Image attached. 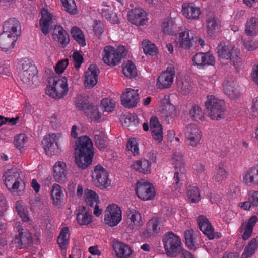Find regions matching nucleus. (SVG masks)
<instances>
[{"label": "nucleus", "instance_id": "f257e3e1", "mask_svg": "<svg viewBox=\"0 0 258 258\" xmlns=\"http://www.w3.org/2000/svg\"><path fill=\"white\" fill-rule=\"evenodd\" d=\"M75 162L77 166L85 169L91 165L94 156L91 140L87 136H81L76 143Z\"/></svg>", "mask_w": 258, "mask_h": 258}, {"label": "nucleus", "instance_id": "f03ea898", "mask_svg": "<svg viewBox=\"0 0 258 258\" xmlns=\"http://www.w3.org/2000/svg\"><path fill=\"white\" fill-rule=\"evenodd\" d=\"M19 70V76L24 85L29 87L34 84L37 71L31 60L26 58L21 60Z\"/></svg>", "mask_w": 258, "mask_h": 258}, {"label": "nucleus", "instance_id": "7ed1b4c3", "mask_svg": "<svg viewBox=\"0 0 258 258\" xmlns=\"http://www.w3.org/2000/svg\"><path fill=\"white\" fill-rule=\"evenodd\" d=\"M22 173L17 169H11L5 172V183L7 187L13 193L20 195L24 188V182L22 179Z\"/></svg>", "mask_w": 258, "mask_h": 258}, {"label": "nucleus", "instance_id": "20e7f679", "mask_svg": "<svg viewBox=\"0 0 258 258\" xmlns=\"http://www.w3.org/2000/svg\"><path fill=\"white\" fill-rule=\"evenodd\" d=\"M205 107L208 116L212 120H219L225 117L224 102L214 95L207 96Z\"/></svg>", "mask_w": 258, "mask_h": 258}, {"label": "nucleus", "instance_id": "39448f33", "mask_svg": "<svg viewBox=\"0 0 258 258\" xmlns=\"http://www.w3.org/2000/svg\"><path fill=\"white\" fill-rule=\"evenodd\" d=\"M49 85L46 88V93L50 97L59 99L63 98L68 91L66 77H55L49 80Z\"/></svg>", "mask_w": 258, "mask_h": 258}, {"label": "nucleus", "instance_id": "423d86ee", "mask_svg": "<svg viewBox=\"0 0 258 258\" xmlns=\"http://www.w3.org/2000/svg\"><path fill=\"white\" fill-rule=\"evenodd\" d=\"M164 247L167 256L175 257L182 251V243L179 237L172 232H168L163 238Z\"/></svg>", "mask_w": 258, "mask_h": 258}, {"label": "nucleus", "instance_id": "0eeeda50", "mask_svg": "<svg viewBox=\"0 0 258 258\" xmlns=\"http://www.w3.org/2000/svg\"><path fill=\"white\" fill-rule=\"evenodd\" d=\"M126 49L123 46H119L116 49L111 46H106L102 52L103 60L109 66L118 64L121 59L126 55Z\"/></svg>", "mask_w": 258, "mask_h": 258}, {"label": "nucleus", "instance_id": "6e6552de", "mask_svg": "<svg viewBox=\"0 0 258 258\" xmlns=\"http://www.w3.org/2000/svg\"><path fill=\"white\" fill-rule=\"evenodd\" d=\"M217 49L219 57L230 59L233 66H238L240 62L239 50L232 44L222 41L218 44Z\"/></svg>", "mask_w": 258, "mask_h": 258}, {"label": "nucleus", "instance_id": "1a4fd4ad", "mask_svg": "<svg viewBox=\"0 0 258 258\" xmlns=\"http://www.w3.org/2000/svg\"><path fill=\"white\" fill-rule=\"evenodd\" d=\"M92 177L94 184L101 189H105L111 184L107 171L100 165L95 167Z\"/></svg>", "mask_w": 258, "mask_h": 258}, {"label": "nucleus", "instance_id": "9d476101", "mask_svg": "<svg viewBox=\"0 0 258 258\" xmlns=\"http://www.w3.org/2000/svg\"><path fill=\"white\" fill-rule=\"evenodd\" d=\"M121 219V211L117 205L112 204L107 207L104 216L105 224L110 227L115 226Z\"/></svg>", "mask_w": 258, "mask_h": 258}, {"label": "nucleus", "instance_id": "9b49d317", "mask_svg": "<svg viewBox=\"0 0 258 258\" xmlns=\"http://www.w3.org/2000/svg\"><path fill=\"white\" fill-rule=\"evenodd\" d=\"M135 190L138 197L144 201L152 200L155 196V188L153 186L144 180L137 182Z\"/></svg>", "mask_w": 258, "mask_h": 258}, {"label": "nucleus", "instance_id": "f8f14e48", "mask_svg": "<svg viewBox=\"0 0 258 258\" xmlns=\"http://www.w3.org/2000/svg\"><path fill=\"white\" fill-rule=\"evenodd\" d=\"M126 216V231L129 233L138 230L144 224L141 214L134 209H128Z\"/></svg>", "mask_w": 258, "mask_h": 258}, {"label": "nucleus", "instance_id": "ddd939ff", "mask_svg": "<svg viewBox=\"0 0 258 258\" xmlns=\"http://www.w3.org/2000/svg\"><path fill=\"white\" fill-rule=\"evenodd\" d=\"M138 92V90L126 88L120 97L121 104L128 108L136 106L139 100V95Z\"/></svg>", "mask_w": 258, "mask_h": 258}, {"label": "nucleus", "instance_id": "4468645a", "mask_svg": "<svg viewBox=\"0 0 258 258\" xmlns=\"http://www.w3.org/2000/svg\"><path fill=\"white\" fill-rule=\"evenodd\" d=\"M185 136L188 145L196 147L200 144L202 133L196 124H190L185 128Z\"/></svg>", "mask_w": 258, "mask_h": 258}, {"label": "nucleus", "instance_id": "2eb2a0df", "mask_svg": "<svg viewBox=\"0 0 258 258\" xmlns=\"http://www.w3.org/2000/svg\"><path fill=\"white\" fill-rule=\"evenodd\" d=\"M175 74L174 67H167L166 70L163 72L157 79L156 84L157 88L159 89L169 88L173 83Z\"/></svg>", "mask_w": 258, "mask_h": 258}, {"label": "nucleus", "instance_id": "dca6fc26", "mask_svg": "<svg viewBox=\"0 0 258 258\" xmlns=\"http://www.w3.org/2000/svg\"><path fill=\"white\" fill-rule=\"evenodd\" d=\"M128 21L136 26H143L147 22L146 12L141 8L130 10L127 14Z\"/></svg>", "mask_w": 258, "mask_h": 258}, {"label": "nucleus", "instance_id": "f3484780", "mask_svg": "<svg viewBox=\"0 0 258 258\" xmlns=\"http://www.w3.org/2000/svg\"><path fill=\"white\" fill-rule=\"evenodd\" d=\"M197 223L200 230L209 239L217 238L219 237L217 233L214 232V229L211 225L209 221L204 215H200L198 217Z\"/></svg>", "mask_w": 258, "mask_h": 258}, {"label": "nucleus", "instance_id": "a211bd4d", "mask_svg": "<svg viewBox=\"0 0 258 258\" xmlns=\"http://www.w3.org/2000/svg\"><path fill=\"white\" fill-rule=\"evenodd\" d=\"M194 64L199 68L205 66H213L215 64V57L210 52H199L196 53L192 58Z\"/></svg>", "mask_w": 258, "mask_h": 258}, {"label": "nucleus", "instance_id": "6ab92c4d", "mask_svg": "<svg viewBox=\"0 0 258 258\" xmlns=\"http://www.w3.org/2000/svg\"><path fill=\"white\" fill-rule=\"evenodd\" d=\"M99 70L97 66L92 64L89 66L85 73L84 83L86 87L91 88L97 83Z\"/></svg>", "mask_w": 258, "mask_h": 258}, {"label": "nucleus", "instance_id": "aec40b11", "mask_svg": "<svg viewBox=\"0 0 258 258\" xmlns=\"http://www.w3.org/2000/svg\"><path fill=\"white\" fill-rule=\"evenodd\" d=\"M21 25L15 18H10L3 24V33L11 34L17 37L20 35Z\"/></svg>", "mask_w": 258, "mask_h": 258}, {"label": "nucleus", "instance_id": "412c9836", "mask_svg": "<svg viewBox=\"0 0 258 258\" xmlns=\"http://www.w3.org/2000/svg\"><path fill=\"white\" fill-rule=\"evenodd\" d=\"M182 12L183 16L191 20L198 19L201 13L200 8L196 7L193 3L183 4Z\"/></svg>", "mask_w": 258, "mask_h": 258}, {"label": "nucleus", "instance_id": "4be33fe9", "mask_svg": "<svg viewBox=\"0 0 258 258\" xmlns=\"http://www.w3.org/2000/svg\"><path fill=\"white\" fill-rule=\"evenodd\" d=\"M243 178L247 186H258V164L249 168L245 173Z\"/></svg>", "mask_w": 258, "mask_h": 258}, {"label": "nucleus", "instance_id": "5701e85b", "mask_svg": "<svg viewBox=\"0 0 258 258\" xmlns=\"http://www.w3.org/2000/svg\"><path fill=\"white\" fill-rule=\"evenodd\" d=\"M150 124L153 138L158 142H161L163 140V131L162 125L159 123L158 118L152 116Z\"/></svg>", "mask_w": 258, "mask_h": 258}, {"label": "nucleus", "instance_id": "b1692460", "mask_svg": "<svg viewBox=\"0 0 258 258\" xmlns=\"http://www.w3.org/2000/svg\"><path fill=\"white\" fill-rule=\"evenodd\" d=\"M234 78L228 77L223 83L224 93L231 99H236L238 96V91L235 87Z\"/></svg>", "mask_w": 258, "mask_h": 258}, {"label": "nucleus", "instance_id": "393cba45", "mask_svg": "<svg viewBox=\"0 0 258 258\" xmlns=\"http://www.w3.org/2000/svg\"><path fill=\"white\" fill-rule=\"evenodd\" d=\"M98 12L103 18L107 19L111 23L116 24L119 21L117 15L113 12L112 7L107 5L105 2L102 4V8L98 9Z\"/></svg>", "mask_w": 258, "mask_h": 258}, {"label": "nucleus", "instance_id": "a878e982", "mask_svg": "<svg viewBox=\"0 0 258 258\" xmlns=\"http://www.w3.org/2000/svg\"><path fill=\"white\" fill-rule=\"evenodd\" d=\"M53 37L55 40H57L63 47H65L69 43V37L67 32L59 25H56L53 32Z\"/></svg>", "mask_w": 258, "mask_h": 258}, {"label": "nucleus", "instance_id": "bb28decb", "mask_svg": "<svg viewBox=\"0 0 258 258\" xmlns=\"http://www.w3.org/2000/svg\"><path fill=\"white\" fill-rule=\"evenodd\" d=\"M15 35L6 33L0 34V48L4 51H8L12 48L16 41Z\"/></svg>", "mask_w": 258, "mask_h": 258}, {"label": "nucleus", "instance_id": "cd10ccee", "mask_svg": "<svg viewBox=\"0 0 258 258\" xmlns=\"http://www.w3.org/2000/svg\"><path fill=\"white\" fill-rule=\"evenodd\" d=\"M66 165L63 162L58 161L53 166L55 180L58 182H63L66 179Z\"/></svg>", "mask_w": 258, "mask_h": 258}, {"label": "nucleus", "instance_id": "c85d7f7f", "mask_svg": "<svg viewBox=\"0 0 258 258\" xmlns=\"http://www.w3.org/2000/svg\"><path fill=\"white\" fill-rule=\"evenodd\" d=\"M15 243L19 244L21 248L31 246L33 243L32 234L26 230L19 231V236H16Z\"/></svg>", "mask_w": 258, "mask_h": 258}, {"label": "nucleus", "instance_id": "c756f323", "mask_svg": "<svg viewBox=\"0 0 258 258\" xmlns=\"http://www.w3.org/2000/svg\"><path fill=\"white\" fill-rule=\"evenodd\" d=\"M42 17L39 21L42 32L44 35L49 33V28L52 21V17L47 10L43 9L41 12Z\"/></svg>", "mask_w": 258, "mask_h": 258}, {"label": "nucleus", "instance_id": "7c9ffc66", "mask_svg": "<svg viewBox=\"0 0 258 258\" xmlns=\"http://www.w3.org/2000/svg\"><path fill=\"white\" fill-rule=\"evenodd\" d=\"M132 167L136 171L143 174L150 173L151 171V162L145 159L134 161Z\"/></svg>", "mask_w": 258, "mask_h": 258}, {"label": "nucleus", "instance_id": "2f4dec72", "mask_svg": "<svg viewBox=\"0 0 258 258\" xmlns=\"http://www.w3.org/2000/svg\"><path fill=\"white\" fill-rule=\"evenodd\" d=\"M176 161L177 162L174 163L175 172L174 173L173 179L175 181L174 187L176 190H177L182 184L180 182L182 181L184 176L183 173L184 171V168L182 163L180 161H178L177 159H176Z\"/></svg>", "mask_w": 258, "mask_h": 258}, {"label": "nucleus", "instance_id": "473e14b6", "mask_svg": "<svg viewBox=\"0 0 258 258\" xmlns=\"http://www.w3.org/2000/svg\"><path fill=\"white\" fill-rule=\"evenodd\" d=\"M56 135L55 134L49 135L46 136L43 140L42 143L46 154L52 155L55 149V146H57V143L55 142Z\"/></svg>", "mask_w": 258, "mask_h": 258}, {"label": "nucleus", "instance_id": "72a5a7b5", "mask_svg": "<svg viewBox=\"0 0 258 258\" xmlns=\"http://www.w3.org/2000/svg\"><path fill=\"white\" fill-rule=\"evenodd\" d=\"M245 32L250 36L258 34V18L251 17L247 20L245 26Z\"/></svg>", "mask_w": 258, "mask_h": 258}, {"label": "nucleus", "instance_id": "f704fd0d", "mask_svg": "<svg viewBox=\"0 0 258 258\" xmlns=\"http://www.w3.org/2000/svg\"><path fill=\"white\" fill-rule=\"evenodd\" d=\"M113 247L118 257L127 258L132 253L130 247L120 242L114 243Z\"/></svg>", "mask_w": 258, "mask_h": 258}, {"label": "nucleus", "instance_id": "c9c22d12", "mask_svg": "<svg viewBox=\"0 0 258 258\" xmlns=\"http://www.w3.org/2000/svg\"><path fill=\"white\" fill-rule=\"evenodd\" d=\"M220 21L213 16H209L206 19L207 33L209 36H212L214 33L220 27Z\"/></svg>", "mask_w": 258, "mask_h": 258}, {"label": "nucleus", "instance_id": "e433bc0d", "mask_svg": "<svg viewBox=\"0 0 258 258\" xmlns=\"http://www.w3.org/2000/svg\"><path fill=\"white\" fill-rule=\"evenodd\" d=\"M192 39L193 37L191 38L189 36L188 31H185L182 32L179 35L177 42V45L180 48L188 49L192 46L191 42Z\"/></svg>", "mask_w": 258, "mask_h": 258}, {"label": "nucleus", "instance_id": "4c0bfd02", "mask_svg": "<svg viewBox=\"0 0 258 258\" xmlns=\"http://www.w3.org/2000/svg\"><path fill=\"white\" fill-rule=\"evenodd\" d=\"M258 248V240L253 238L245 247L241 255V258H249L252 256Z\"/></svg>", "mask_w": 258, "mask_h": 258}, {"label": "nucleus", "instance_id": "58836bf2", "mask_svg": "<svg viewBox=\"0 0 258 258\" xmlns=\"http://www.w3.org/2000/svg\"><path fill=\"white\" fill-rule=\"evenodd\" d=\"M94 142L99 150H103L107 146V137L102 132L96 131L95 132Z\"/></svg>", "mask_w": 258, "mask_h": 258}, {"label": "nucleus", "instance_id": "ea45409f", "mask_svg": "<svg viewBox=\"0 0 258 258\" xmlns=\"http://www.w3.org/2000/svg\"><path fill=\"white\" fill-rule=\"evenodd\" d=\"M61 187L57 184H54L51 190V196L53 201V204L55 206H59L61 204Z\"/></svg>", "mask_w": 258, "mask_h": 258}, {"label": "nucleus", "instance_id": "a19ab883", "mask_svg": "<svg viewBox=\"0 0 258 258\" xmlns=\"http://www.w3.org/2000/svg\"><path fill=\"white\" fill-rule=\"evenodd\" d=\"M16 210L18 214L21 218L23 222H28L29 220L28 211L25 204L21 201L16 202Z\"/></svg>", "mask_w": 258, "mask_h": 258}, {"label": "nucleus", "instance_id": "79ce46f5", "mask_svg": "<svg viewBox=\"0 0 258 258\" xmlns=\"http://www.w3.org/2000/svg\"><path fill=\"white\" fill-rule=\"evenodd\" d=\"M75 105L77 109L81 111H86L89 109L91 105L89 104L87 98L82 95L77 96L74 101Z\"/></svg>", "mask_w": 258, "mask_h": 258}, {"label": "nucleus", "instance_id": "37998d69", "mask_svg": "<svg viewBox=\"0 0 258 258\" xmlns=\"http://www.w3.org/2000/svg\"><path fill=\"white\" fill-rule=\"evenodd\" d=\"M85 201L88 205L94 207V205L99 203V196L94 191L87 189L85 190Z\"/></svg>", "mask_w": 258, "mask_h": 258}, {"label": "nucleus", "instance_id": "c03bdc74", "mask_svg": "<svg viewBox=\"0 0 258 258\" xmlns=\"http://www.w3.org/2000/svg\"><path fill=\"white\" fill-rule=\"evenodd\" d=\"M71 33L74 40H75L80 46H84L86 45L84 35L82 30L76 26L73 27L71 30Z\"/></svg>", "mask_w": 258, "mask_h": 258}, {"label": "nucleus", "instance_id": "a18cd8bd", "mask_svg": "<svg viewBox=\"0 0 258 258\" xmlns=\"http://www.w3.org/2000/svg\"><path fill=\"white\" fill-rule=\"evenodd\" d=\"M69 229L67 227H63L57 238V243L61 249H66L68 244Z\"/></svg>", "mask_w": 258, "mask_h": 258}, {"label": "nucleus", "instance_id": "49530a36", "mask_svg": "<svg viewBox=\"0 0 258 258\" xmlns=\"http://www.w3.org/2000/svg\"><path fill=\"white\" fill-rule=\"evenodd\" d=\"M225 167V165L223 162L219 163L216 166L214 175V179L216 181H222L226 178L227 174Z\"/></svg>", "mask_w": 258, "mask_h": 258}, {"label": "nucleus", "instance_id": "de8ad7c7", "mask_svg": "<svg viewBox=\"0 0 258 258\" xmlns=\"http://www.w3.org/2000/svg\"><path fill=\"white\" fill-rule=\"evenodd\" d=\"M148 226L149 229L156 235L160 232V229L163 226V221L161 218H153L149 221Z\"/></svg>", "mask_w": 258, "mask_h": 258}, {"label": "nucleus", "instance_id": "09e8293b", "mask_svg": "<svg viewBox=\"0 0 258 258\" xmlns=\"http://www.w3.org/2000/svg\"><path fill=\"white\" fill-rule=\"evenodd\" d=\"M187 196L191 203H196L200 200V194L199 189L196 186H190L187 190Z\"/></svg>", "mask_w": 258, "mask_h": 258}, {"label": "nucleus", "instance_id": "8fccbe9b", "mask_svg": "<svg viewBox=\"0 0 258 258\" xmlns=\"http://www.w3.org/2000/svg\"><path fill=\"white\" fill-rule=\"evenodd\" d=\"M122 72L125 76L130 78H134L137 75L136 67L131 61H129L122 68Z\"/></svg>", "mask_w": 258, "mask_h": 258}, {"label": "nucleus", "instance_id": "3c124183", "mask_svg": "<svg viewBox=\"0 0 258 258\" xmlns=\"http://www.w3.org/2000/svg\"><path fill=\"white\" fill-rule=\"evenodd\" d=\"M185 242L188 248L195 249V231L193 229L187 230L184 232Z\"/></svg>", "mask_w": 258, "mask_h": 258}, {"label": "nucleus", "instance_id": "603ef678", "mask_svg": "<svg viewBox=\"0 0 258 258\" xmlns=\"http://www.w3.org/2000/svg\"><path fill=\"white\" fill-rule=\"evenodd\" d=\"M190 116L195 121H202L204 115L202 109L197 105H193L189 111Z\"/></svg>", "mask_w": 258, "mask_h": 258}, {"label": "nucleus", "instance_id": "864d4df0", "mask_svg": "<svg viewBox=\"0 0 258 258\" xmlns=\"http://www.w3.org/2000/svg\"><path fill=\"white\" fill-rule=\"evenodd\" d=\"M142 47L146 54L155 55L157 53V48L155 45L148 40H145L142 42Z\"/></svg>", "mask_w": 258, "mask_h": 258}, {"label": "nucleus", "instance_id": "5fc2aeb1", "mask_svg": "<svg viewBox=\"0 0 258 258\" xmlns=\"http://www.w3.org/2000/svg\"><path fill=\"white\" fill-rule=\"evenodd\" d=\"M77 220L80 225H87L92 222V215L87 212H79L77 215Z\"/></svg>", "mask_w": 258, "mask_h": 258}, {"label": "nucleus", "instance_id": "6e6d98bb", "mask_svg": "<svg viewBox=\"0 0 258 258\" xmlns=\"http://www.w3.org/2000/svg\"><path fill=\"white\" fill-rule=\"evenodd\" d=\"M191 87V83L187 80L179 81L177 83L178 91L183 95H187L190 92Z\"/></svg>", "mask_w": 258, "mask_h": 258}, {"label": "nucleus", "instance_id": "4d7b16f0", "mask_svg": "<svg viewBox=\"0 0 258 258\" xmlns=\"http://www.w3.org/2000/svg\"><path fill=\"white\" fill-rule=\"evenodd\" d=\"M27 141L28 138L25 134H18L14 138V144L18 149L24 148Z\"/></svg>", "mask_w": 258, "mask_h": 258}, {"label": "nucleus", "instance_id": "13d9d810", "mask_svg": "<svg viewBox=\"0 0 258 258\" xmlns=\"http://www.w3.org/2000/svg\"><path fill=\"white\" fill-rule=\"evenodd\" d=\"M65 10L70 14H75L77 11L74 0H61Z\"/></svg>", "mask_w": 258, "mask_h": 258}, {"label": "nucleus", "instance_id": "bf43d9fd", "mask_svg": "<svg viewBox=\"0 0 258 258\" xmlns=\"http://www.w3.org/2000/svg\"><path fill=\"white\" fill-rule=\"evenodd\" d=\"M174 25V22L170 18L165 19L162 23V28L165 34L172 33V30Z\"/></svg>", "mask_w": 258, "mask_h": 258}, {"label": "nucleus", "instance_id": "052dcab7", "mask_svg": "<svg viewBox=\"0 0 258 258\" xmlns=\"http://www.w3.org/2000/svg\"><path fill=\"white\" fill-rule=\"evenodd\" d=\"M101 107L103 112H111L115 107L114 100L108 98H104L101 101Z\"/></svg>", "mask_w": 258, "mask_h": 258}, {"label": "nucleus", "instance_id": "680f3d73", "mask_svg": "<svg viewBox=\"0 0 258 258\" xmlns=\"http://www.w3.org/2000/svg\"><path fill=\"white\" fill-rule=\"evenodd\" d=\"M126 148L130 151L134 155L139 154V148L138 143L135 138H131L128 139L126 143Z\"/></svg>", "mask_w": 258, "mask_h": 258}, {"label": "nucleus", "instance_id": "e2e57ef3", "mask_svg": "<svg viewBox=\"0 0 258 258\" xmlns=\"http://www.w3.org/2000/svg\"><path fill=\"white\" fill-rule=\"evenodd\" d=\"M89 117L95 120H98L100 118L98 108L96 106L91 105L88 110H87Z\"/></svg>", "mask_w": 258, "mask_h": 258}, {"label": "nucleus", "instance_id": "0e129e2a", "mask_svg": "<svg viewBox=\"0 0 258 258\" xmlns=\"http://www.w3.org/2000/svg\"><path fill=\"white\" fill-rule=\"evenodd\" d=\"M240 231L241 232L243 231L242 235V239L243 240H247L251 236L253 231V228L246 225H244V224H243L240 228Z\"/></svg>", "mask_w": 258, "mask_h": 258}, {"label": "nucleus", "instance_id": "69168bd1", "mask_svg": "<svg viewBox=\"0 0 258 258\" xmlns=\"http://www.w3.org/2000/svg\"><path fill=\"white\" fill-rule=\"evenodd\" d=\"M68 65V59L67 58L58 61L55 67L56 73L57 74L62 73Z\"/></svg>", "mask_w": 258, "mask_h": 258}, {"label": "nucleus", "instance_id": "338daca9", "mask_svg": "<svg viewBox=\"0 0 258 258\" xmlns=\"http://www.w3.org/2000/svg\"><path fill=\"white\" fill-rule=\"evenodd\" d=\"M72 58L74 62V67L76 69H79L83 61V57L78 52H75L72 55Z\"/></svg>", "mask_w": 258, "mask_h": 258}, {"label": "nucleus", "instance_id": "774afa93", "mask_svg": "<svg viewBox=\"0 0 258 258\" xmlns=\"http://www.w3.org/2000/svg\"><path fill=\"white\" fill-rule=\"evenodd\" d=\"M122 119L124 120V125L125 127H130L129 122L130 121V120L132 119L134 124H138L139 123V120L137 117V115L136 114L128 115L126 117H124Z\"/></svg>", "mask_w": 258, "mask_h": 258}]
</instances>
